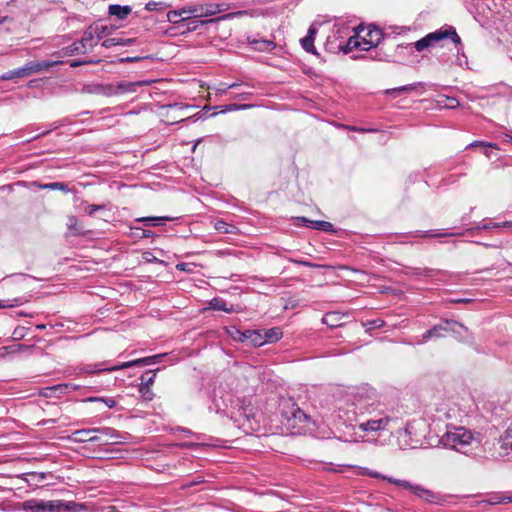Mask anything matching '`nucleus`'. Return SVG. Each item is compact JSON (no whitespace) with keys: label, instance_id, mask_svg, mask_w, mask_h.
Segmentation results:
<instances>
[{"label":"nucleus","instance_id":"f257e3e1","mask_svg":"<svg viewBox=\"0 0 512 512\" xmlns=\"http://www.w3.org/2000/svg\"><path fill=\"white\" fill-rule=\"evenodd\" d=\"M346 402L348 408L344 411V415L348 423L391 416L377 401L375 389L367 385L350 389L346 395Z\"/></svg>","mask_w":512,"mask_h":512},{"label":"nucleus","instance_id":"f03ea898","mask_svg":"<svg viewBox=\"0 0 512 512\" xmlns=\"http://www.w3.org/2000/svg\"><path fill=\"white\" fill-rule=\"evenodd\" d=\"M439 442L446 448L468 454L480 446L481 435L463 426H448Z\"/></svg>","mask_w":512,"mask_h":512},{"label":"nucleus","instance_id":"7ed1b4c3","mask_svg":"<svg viewBox=\"0 0 512 512\" xmlns=\"http://www.w3.org/2000/svg\"><path fill=\"white\" fill-rule=\"evenodd\" d=\"M446 38H450L451 41L455 44L458 54V64L460 66L463 65V63H467V57L464 55L463 51V44L461 41V38L457 34L454 27L445 25L441 27L440 29L431 32L421 38L420 40L414 42L412 45L417 51H423L424 49L431 47L435 45L436 43L440 42L441 40H444Z\"/></svg>","mask_w":512,"mask_h":512},{"label":"nucleus","instance_id":"20e7f679","mask_svg":"<svg viewBox=\"0 0 512 512\" xmlns=\"http://www.w3.org/2000/svg\"><path fill=\"white\" fill-rule=\"evenodd\" d=\"M397 419L393 416L378 417L377 419H363L360 422L349 423L355 434L362 432L371 435L384 431H390Z\"/></svg>","mask_w":512,"mask_h":512},{"label":"nucleus","instance_id":"39448f33","mask_svg":"<svg viewBox=\"0 0 512 512\" xmlns=\"http://www.w3.org/2000/svg\"><path fill=\"white\" fill-rule=\"evenodd\" d=\"M164 355L165 354L153 355V356H149V357H144V358L124 362V363L110 366V367L106 366L105 362H101V363H97V364H90V365L85 366L83 368V371L86 373L92 374V373L105 372V371L112 372V371L122 370V369H126V368L133 367V366L152 365V364L159 363L161 358Z\"/></svg>","mask_w":512,"mask_h":512},{"label":"nucleus","instance_id":"423d86ee","mask_svg":"<svg viewBox=\"0 0 512 512\" xmlns=\"http://www.w3.org/2000/svg\"><path fill=\"white\" fill-rule=\"evenodd\" d=\"M460 329L467 331V328L457 321L448 319L442 320L440 323L434 325L432 328L423 333L421 339L417 341V344H424L433 338H442L444 337V333L447 332L455 334L459 340H462V336L460 335Z\"/></svg>","mask_w":512,"mask_h":512},{"label":"nucleus","instance_id":"0eeeda50","mask_svg":"<svg viewBox=\"0 0 512 512\" xmlns=\"http://www.w3.org/2000/svg\"><path fill=\"white\" fill-rule=\"evenodd\" d=\"M391 484L401 487L405 490L410 491L413 495L426 501L429 504H440L444 501L443 496L430 489L425 488L422 485L411 483L407 480L393 479L390 480Z\"/></svg>","mask_w":512,"mask_h":512},{"label":"nucleus","instance_id":"6e6552de","mask_svg":"<svg viewBox=\"0 0 512 512\" xmlns=\"http://www.w3.org/2000/svg\"><path fill=\"white\" fill-rule=\"evenodd\" d=\"M71 505H74V503L69 502L66 504L61 500H30L24 503V509L31 512H61L63 510L71 511Z\"/></svg>","mask_w":512,"mask_h":512},{"label":"nucleus","instance_id":"1a4fd4ad","mask_svg":"<svg viewBox=\"0 0 512 512\" xmlns=\"http://www.w3.org/2000/svg\"><path fill=\"white\" fill-rule=\"evenodd\" d=\"M226 9L227 7H225V4L218 3L193 4L184 7L185 14L190 16V18L214 16L220 12L225 11Z\"/></svg>","mask_w":512,"mask_h":512},{"label":"nucleus","instance_id":"9d476101","mask_svg":"<svg viewBox=\"0 0 512 512\" xmlns=\"http://www.w3.org/2000/svg\"><path fill=\"white\" fill-rule=\"evenodd\" d=\"M282 416L288 421L294 423L308 422L310 417L292 400L287 399L281 403Z\"/></svg>","mask_w":512,"mask_h":512},{"label":"nucleus","instance_id":"9b49d317","mask_svg":"<svg viewBox=\"0 0 512 512\" xmlns=\"http://www.w3.org/2000/svg\"><path fill=\"white\" fill-rule=\"evenodd\" d=\"M356 32L360 33V39L362 44L367 47V51L377 47L383 39L382 31L373 25H369L366 28L359 27Z\"/></svg>","mask_w":512,"mask_h":512},{"label":"nucleus","instance_id":"f8f14e48","mask_svg":"<svg viewBox=\"0 0 512 512\" xmlns=\"http://www.w3.org/2000/svg\"><path fill=\"white\" fill-rule=\"evenodd\" d=\"M78 388L79 386L73 383H61L44 388L42 395L45 397L60 396L76 391Z\"/></svg>","mask_w":512,"mask_h":512},{"label":"nucleus","instance_id":"ddd939ff","mask_svg":"<svg viewBox=\"0 0 512 512\" xmlns=\"http://www.w3.org/2000/svg\"><path fill=\"white\" fill-rule=\"evenodd\" d=\"M71 439L75 442H99L102 437L97 435V428L79 429L72 433Z\"/></svg>","mask_w":512,"mask_h":512},{"label":"nucleus","instance_id":"4468645a","mask_svg":"<svg viewBox=\"0 0 512 512\" xmlns=\"http://www.w3.org/2000/svg\"><path fill=\"white\" fill-rule=\"evenodd\" d=\"M97 435L102 437V441L98 442L101 444H108L109 442L119 443L122 439L119 432L116 429L111 428V427L97 428Z\"/></svg>","mask_w":512,"mask_h":512},{"label":"nucleus","instance_id":"2eb2a0df","mask_svg":"<svg viewBox=\"0 0 512 512\" xmlns=\"http://www.w3.org/2000/svg\"><path fill=\"white\" fill-rule=\"evenodd\" d=\"M338 49L342 51L344 54H348L354 49H360L363 51H367V47L362 44L360 39V33L356 32L355 35L349 37V39L345 42V44L340 43L338 45Z\"/></svg>","mask_w":512,"mask_h":512},{"label":"nucleus","instance_id":"dca6fc26","mask_svg":"<svg viewBox=\"0 0 512 512\" xmlns=\"http://www.w3.org/2000/svg\"><path fill=\"white\" fill-rule=\"evenodd\" d=\"M316 34L317 28L312 24L308 29L307 35L300 40L302 48L308 53L317 54L314 46Z\"/></svg>","mask_w":512,"mask_h":512},{"label":"nucleus","instance_id":"f3484780","mask_svg":"<svg viewBox=\"0 0 512 512\" xmlns=\"http://www.w3.org/2000/svg\"><path fill=\"white\" fill-rule=\"evenodd\" d=\"M86 51L83 49V44L80 41L74 42L71 45L64 47L63 49L53 53V56L60 58L66 56H73L76 54H85Z\"/></svg>","mask_w":512,"mask_h":512},{"label":"nucleus","instance_id":"a211bd4d","mask_svg":"<svg viewBox=\"0 0 512 512\" xmlns=\"http://www.w3.org/2000/svg\"><path fill=\"white\" fill-rule=\"evenodd\" d=\"M209 307L216 311H224L226 313H237L240 311V307L238 305H230L221 298H213L209 302Z\"/></svg>","mask_w":512,"mask_h":512},{"label":"nucleus","instance_id":"6ab92c4d","mask_svg":"<svg viewBox=\"0 0 512 512\" xmlns=\"http://www.w3.org/2000/svg\"><path fill=\"white\" fill-rule=\"evenodd\" d=\"M132 12V8L128 5L111 4L108 7V14L115 16L119 20H124Z\"/></svg>","mask_w":512,"mask_h":512},{"label":"nucleus","instance_id":"aec40b11","mask_svg":"<svg viewBox=\"0 0 512 512\" xmlns=\"http://www.w3.org/2000/svg\"><path fill=\"white\" fill-rule=\"evenodd\" d=\"M174 218L170 216H150V217H140L136 218L135 222H141L145 226H162L165 225L167 221H172Z\"/></svg>","mask_w":512,"mask_h":512},{"label":"nucleus","instance_id":"412c9836","mask_svg":"<svg viewBox=\"0 0 512 512\" xmlns=\"http://www.w3.org/2000/svg\"><path fill=\"white\" fill-rule=\"evenodd\" d=\"M245 12L244 11H239V12H236V13H228V14H225L221 17H218L216 19H209V20H197V21H194L192 23L189 24L188 26V30L189 31H194L196 29H198L199 27L205 25V24H208V23H213L215 21H220V20H225V19H232L234 18L235 16L237 15H242L244 14Z\"/></svg>","mask_w":512,"mask_h":512},{"label":"nucleus","instance_id":"4be33fe9","mask_svg":"<svg viewBox=\"0 0 512 512\" xmlns=\"http://www.w3.org/2000/svg\"><path fill=\"white\" fill-rule=\"evenodd\" d=\"M345 317V314H341L340 312H328L322 318V323L326 324L331 328L340 327L343 325L342 319Z\"/></svg>","mask_w":512,"mask_h":512},{"label":"nucleus","instance_id":"5701e85b","mask_svg":"<svg viewBox=\"0 0 512 512\" xmlns=\"http://www.w3.org/2000/svg\"><path fill=\"white\" fill-rule=\"evenodd\" d=\"M81 44H83V49L87 52L94 48L97 44V40L95 38V31L93 30V26H89L83 33L82 38L79 40Z\"/></svg>","mask_w":512,"mask_h":512},{"label":"nucleus","instance_id":"b1692460","mask_svg":"<svg viewBox=\"0 0 512 512\" xmlns=\"http://www.w3.org/2000/svg\"><path fill=\"white\" fill-rule=\"evenodd\" d=\"M424 87H425V83L416 82V83H412V84H408V85H404V86H400V87H396V88H392V89H387L385 91V93L387 95H394V94H399V93H403V92H411L414 90H422L423 91Z\"/></svg>","mask_w":512,"mask_h":512},{"label":"nucleus","instance_id":"393cba45","mask_svg":"<svg viewBox=\"0 0 512 512\" xmlns=\"http://www.w3.org/2000/svg\"><path fill=\"white\" fill-rule=\"evenodd\" d=\"M483 503L488 504V505L512 503V496L494 493V494H490L486 499L478 502V504H483Z\"/></svg>","mask_w":512,"mask_h":512},{"label":"nucleus","instance_id":"a878e982","mask_svg":"<svg viewBox=\"0 0 512 512\" xmlns=\"http://www.w3.org/2000/svg\"><path fill=\"white\" fill-rule=\"evenodd\" d=\"M34 72L41 73L48 71L50 68L62 64L60 60L48 61V60H38L32 61Z\"/></svg>","mask_w":512,"mask_h":512},{"label":"nucleus","instance_id":"bb28decb","mask_svg":"<svg viewBox=\"0 0 512 512\" xmlns=\"http://www.w3.org/2000/svg\"><path fill=\"white\" fill-rule=\"evenodd\" d=\"M190 19V16L185 14L184 7L177 10H172L167 13V20L172 24H178Z\"/></svg>","mask_w":512,"mask_h":512},{"label":"nucleus","instance_id":"cd10ccee","mask_svg":"<svg viewBox=\"0 0 512 512\" xmlns=\"http://www.w3.org/2000/svg\"><path fill=\"white\" fill-rule=\"evenodd\" d=\"M263 331V339L266 343H273L280 340L283 336V332L279 327H274Z\"/></svg>","mask_w":512,"mask_h":512},{"label":"nucleus","instance_id":"c85d7f7f","mask_svg":"<svg viewBox=\"0 0 512 512\" xmlns=\"http://www.w3.org/2000/svg\"><path fill=\"white\" fill-rule=\"evenodd\" d=\"M214 229L222 234H234L237 228L223 220H217L214 223Z\"/></svg>","mask_w":512,"mask_h":512},{"label":"nucleus","instance_id":"c756f323","mask_svg":"<svg viewBox=\"0 0 512 512\" xmlns=\"http://www.w3.org/2000/svg\"><path fill=\"white\" fill-rule=\"evenodd\" d=\"M310 228L324 232H335L334 225L332 223L322 220H313L310 222Z\"/></svg>","mask_w":512,"mask_h":512},{"label":"nucleus","instance_id":"7c9ffc66","mask_svg":"<svg viewBox=\"0 0 512 512\" xmlns=\"http://www.w3.org/2000/svg\"><path fill=\"white\" fill-rule=\"evenodd\" d=\"M494 228H500V223L484 220V221L480 222L479 224H477L475 227L468 229V231L472 235H474L476 231L488 230V229H494Z\"/></svg>","mask_w":512,"mask_h":512},{"label":"nucleus","instance_id":"2f4dec72","mask_svg":"<svg viewBox=\"0 0 512 512\" xmlns=\"http://www.w3.org/2000/svg\"><path fill=\"white\" fill-rule=\"evenodd\" d=\"M26 348L23 344L0 347V359L6 358L9 354L23 351Z\"/></svg>","mask_w":512,"mask_h":512},{"label":"nucleus","instance_id":"473e14b6","mask_svg":"<svg viewBox=\"0 0 512 512\" xmlns=\"http://www.w3.org/2000/svg\"><path fill=\"white\" fill-rule=\"evenodd\" d=\"M263 331L262 330H252L250 333L251 340L249 345L253 347H260L266 344L265 340L263 339Z\"/></svg>","mask_w":512,"mask_h":512},{"label":"nucleus","instance_id":"72a5a7b5","mask_svg":"<svg viewBox=\"0 0 512 512\" xmlns=\"http://www.w3.org/2000/svg\"><path fill=\"white\" fill-rule=\"evenodd\" d=\"M25 302H27V299H24L23 297H16L9 300H0V309L17 307L24 304Z\"/></svg>","mask_w":512,"mask_h":512},{"label":"nucleus","instance_id":"f704fd0d","mask_svg":"<svg viewBox=\"0 0 512 512\" xmlns=\"http://www.w3.org/2000/svg\"><path fill=\"white\" fill-rule=\"evenodd\" d=\"M158 370L159 369H156L154 371L148 370L145 373H143L141 378H140V380H141L140 385L151 386L154 383V380H155V377H156V372Z\"/></svg>","mask_w":512,"mask_h":512},{"label":"nucleus","instance_id":"c9c22d12","mask_svg":"<svg viewBox=\"0 0 512 512\" xmlns=\"http://www.w3.org/2000/svg\"><path fill=\"white\" fill-rule=\"evenodd\" d=\"M501 441L503 448L512 450V421L511 424L506 429Z\"/></svg>","mask_w":512,"mask_h":512},{"label":"nucleus","instance_id":"e433bc0d","mask_svg":"<svg viewBox=\"0 0 512 512\" xmlns=\"http://www.w3.org/2000/svg\"><path fill=\"white\" fill-rule=\"evenodd\" d=\"M364 327L367 331H371L374 329H380L385 326V321L382 319H373V320H367L363 323Z\"/></svg>","mask_w":512,"mask_h":512},{"label":"nucleus","instance_id":"4c0bfd02","mask_svg":"<svg viewBox=\"0 0 512 512\" xmlns=\"http://www.w3.org/2000/svg\"><path fill=\"white\" fill-rule=\"evenodd\" d=\"M170 5L165 2L150 1L145 5L147 11H162L168 8Z\"/></svg>","mask_w":512,"mask_h":512},{"label":"nucleus","instance_id":"58836bf2","mask_svg":"<svg viewBox=\"0 0 512 512\" xmlns=\"http://www.w3.org/2000/svg\"><path fill=\"white\" fill-rule=\"evenodd\" d=\"M24 75H23V71H22V68H17V69H14V70H11V71H8L6 73H4L3 75L0 76V79L1 80H12L14 78H23Z\"/></svg>","mask_w":512,"mask_h":512},{"label":"nucleus","instance_id":"ea45409f","mask_svg":"<svg viewBox=\"0 0 512 512\" xmlns=\"http://www.w3.org/2000/svg\"><path fill=\"white\" fill-rule=\"evenodd\" d=\"M43 189L50 190H61L63 192H69V187L67 184L63 182H51L41 186Z\"/></svg>","mask_w":512,"mask_h":512},{"label":"nucleus","instance_id":"a19ab883","mask_svg":"<svg viewBox=\"0 0 512 512\" xmlns=\"http://www.w3.org/2000/svg\"><path fill=\"white\" fill-rule=\"evenodd\" d=\"M470 147H482L484 149V154L488 157V158H491V148H496V144H492V143H486V142H481V141H475L473 143H471L469 145Z\"/></svg>","mask_w":512,"mask_h":512},{"label":"nucleus","instance_id":"79ce46f5","mask_svg":"<svg viewBox=\"0 0 512 512\" xmlns=\"http://www.w3.org/2000/svg\"><path fill=\"white\" fill-rule=\"evenodd\" d=\"M139 393L145 401H151L154 398V393L152 392L150 386L139 385Z\"/></svg>","mask_w":512,"mask_h":512},{"label":"nucleus","instance_id":"37998d69","mask_svg":"<svg viewBox=\"0 0 512 512\" xmlns=\"http://www.w3.org/2000/svg\"><path fill=\"white\" fill-rule=\"evenodd\" d=\"M411 234L415 237H423V238H436V237H444L447 235L445 233H434L432 231H415Z\"/></svg>","mask_w":512,"mask_h":512},{"label":"nucleus","instance_id":"c03bdc74","mask_svg":"<svg viewBox=\"0 0 512 512\" xmlns=\"http://www.w3.org/2000/svg\"><path fill=\"white\" fill-rule=\"evenodd\" d=\"M93 30L95 31V38L97 42L109 34V29L107 26H95L93 27Z\"/></svg>","mask_w":512,"mask_h":512},{"label":"nucleus","instance_id":"a18cd8bd","mask_svg":"<svg viewBox=\"0 0 512 512\" xmlns=\"http://www.w3.org/2000/svg\"><path fill=\"white\" fill-rule=\"evenodd\" d=\"M256 43L259 44V46H257V49L260 51H270L275 47V43L270 40H262Z\"/></svg>","mask_w":512,"mask_h":512},{"label":"nucleus","instance_id":"49530a36","mask_svg":"<svg viewBox=\"0 0 512 512\" xmlns=\"http://www.w3.org/2000/svg\"><path fill=\"white\" fill-rule=\"evenodd\" d=\"M438 273H439L438 270L431 269V268H424V269L417 268V269H415V274L416 275H425V276H428V277H432V276H435Z\"/></svg>","mask_w":512,"mask_h":512},{"label":"nucleus","instance_id":"de8ad7c7","mask_svg":"<svg viewBox=\"0 0 512 512\" xmlns=\"http://www.w3.org/2000/svg\"><path fill=\"white\" fill-rule=\"evenodd\" d=\"M365 475H367L369 477H372V478H378V479L386 480L389 483H390V480L394 479L393 477L382 475L381 473H379L377 471H371V470H368V469L366 470Z\"/></svg>","mask_w":512,"mask_h":512},{"label":"nucleus","instance_id":"09e8293b","mask_svg":"<svg viewBox=\"0 0 512 512\" xmlns=\"http://www.w3.org/2000/svg\"><path fill=\"white\" fill-rule=\"evenodd\" d=\"M460 105L458 99L454 97H446L444 100L443 106L448 109H455Z\"/></svg>","mask_w":512,"mask_h":512},{"label":"nucleus","instance_id":"8fccbe9b","mask_svg":"<svg viewBox=\"0 0 512 512\" xmlns=\"http://www.w3.org/2000/svg\"><path fill=\"white\" fill-rule=\"evenodd\" d=\"M105 208L104 205H97V204H89L85 207V212L88 214V215H93L95 214L97 211H100V210H103Z\"/></svg>","mask_w":512,"mask_h":512},{"label":"nucleus","instance_id":"3c124183","mask_svg":"<svg viewBox=\"0 0 512 512\" xmlns=\"http://www.w3.org/2000/svg\"><path fill=\"white\" fill-rule=\"evenodd\" d=\"M23 71L24 77L35 74L32 61L27 62L24 66L21 67Z\"/></svg>","mask_w":512,"mask_h":512},{"label":"nucleus","instance_id":"603ef678","mask_svg":"<svg viewBox=\"0 0 512 512\" xmlns=\"http://www.w3.org/2000/svg\"><path fill=\"white\" fill-rule=\"evenodd\" d=\"M251 107V105L248 104H229L226 106V111H235V110H244Z\"/></svg>","mask_w":512,"mask_h":512},{"label":"nucleus","instance_id":"864d4df0","mask_svg":"<svg viewBox=\"0 0 512 512\" xmlns=\"http://www.w3.org/2000/svg\"><path fill=\"white\" fill-rule=\"evenodd\" d=\"M251 331H252V330H245V331H242L241 336H239V337L237 338V341L242 342V343L249 344V343H250V340H251V336H250Z\"/></svg>","mask_w":512,"mask_h":512},{"label":"nucleus","instance_id":"5fc2aeb1","mask_svg":"<svg viewBox=\"0 0 512 512\" xmlns=\"http://www.w3.org/2000/svg\"><path fill=\"white\" fill-rule=\"evenodd\" d=\"M294 221L296 226L310 227V222H312L313 220H310L306 217H296L294 218Z\"/></svg>","mask_w":512,"mask_h":512},{"label":"nucleus","instance_id":"6e6d98bb","mask_svg":"<svg viewBox=\"0 0 512 512\" xmlns=\"http://www.w3.org/2000/svg\"><path fill=\"white\" fill-rule=\"evenodd\" d=\"M117 43L118 38H107L101 43V46L108 49L117 46Z\"/></svg>","mask_w":512,"mask_h":512},{"label":"nucleus","instance_id":"4d7b16f0","mask_svg":"<svg viewBox=\"0 0 512 512\" xmlns=\"http://www.w3.org/2000/svg\"><path fill=\"white\" fill-rule=\"evenodd\" d=\"M177 430L185 433L187 436H193L195 437L197 440H201L203 438V435L202 434H196V433H193L191 430L187 429V428H184V427H178Z\"/></svg>","mask_w":512,"mask_h":512},{"label":"nucleus","instance_id":"13d9d810","mask_svg":"<svg viewBox=\"0 0 512 512\" xmlns=\"http://www.w3.org/2000/svg\"><path fill=\"white\" fill-rule=\"evenodd\" d=\"M136 230H139L141 231V238H152V237H155V233L151 230H147V229H142V228H139V227H135Z\"/></svg>","mask_w":512,"mask_h":512},{"label":"nucleus","instance_id":"bf43d9fd","mask_svg":"<svg viewBox=\"0 0 512 512\" xmlns=\"http://www.w3.org/2000/svg\"><path fill=\"white\" fill-rule=\"evenodd\" d=\"M347 129H349L351 131H355V132H360V133L375 132L376 131V129L360 128V127H356V126H347Z\"/></svg>","mask_w":512,"mask_h":512},{"label":"nucleus","instance_id":"052dcab7","mask_svg":"<svg viewBox=\"0 0 512 512\" xmlns=\"http://www.w3.org/2000/svg\"><path fill=\"white\" fill-rule=\"evenodd\" d=\"M102 402L108 407V408H114L117 404V402L113 398L109 397H103Z\"/></svg>","mask_w":512,"mask_h":512},{"label":"nucleus","instance_id":"680f3d73","mask_svg":"<svg viewBox=\"0 0 512 512\" xmlns=\"http://www.w3.org/2000/svg\"><path fill=\"white\" fill-rule=\"evenodd\" d=\"M141 59H144V57H139V56H136V57H125V58H121L120 61L122 63H133V62H137Z\"/></svg>","mask_w":512,"mask_h":512},{"label":"nucleus","instance_id":"e2e57ef3","mask_svg":"<svg viewBox=\"0 0 512 512\" xmlns=\"http://www.w3.org/2000/svg\"><path fill=\"white\" fill-rule=\"evenodd\" d=\"M252 94L253 93L250 92V91H243V92L235 95V98H239L241 100H247V99H249L252 96Z\"/></svg>","mask_w":512,"mask_h":512},{"label":"nucleus","instance_id":"0e129e2a","mask_svg":"<svg viewBox=\"0 0 512 512\" xmlns=\"http://www.w3.org/2000/svg\"><path fill=\"white\" fill-rule=\"evenodd\" d=\"M134 42V39L118 38L117 46H128Z\"/></svg>","mask_w":512,"mask_h":512},{"label":"nucleus","instance_id":"69168bd1","mask_svg":"<svg viewBox=\"0 0 512 512\" xmlns=\"http://www.w3.org/2000/svg\"><path fill=\"white\" fill-rule=\"evenodd\" d=\"M241 333L242 331L239 330V329H236V328H232L230 331H229V334L231 335V337L234 339V340H237V338L239 336H241Z\"/></svg>","mask_w":512,"mask_h":512},{"label":"nucleus","instance_id":"338daca9","mask_svg":"<svg viewBox=\"0 0 512 512\" xmlns=\"http://www.w3.org/2000/svg\"><path fill=\"white\" fill-rule=\"evenodd\" d=\"M370 58L372 60L385 61L386 60V55L383 54V53L376 52V54L371 56Z\"/></svg>","mask_w":512,"mask_h":512},{"label":"nucleus","instance_id":"774afa93","mask_svg":"<svg viewBox=\"0 0 512 512\" xmlns=\"http://www.w3.org/2000/svg\"><path fill=\"white\" fill-rule=\"evenodd\" d=\"M241 85H242V83L234 82V83H232V84L228 85L226 88L219 89V91H220V92H222V93H224V92H226V90H227V89H234V88H237V87H239V86H241Z\"/></svg>","mask_w":512,"mask_h":512}]
</instances>
